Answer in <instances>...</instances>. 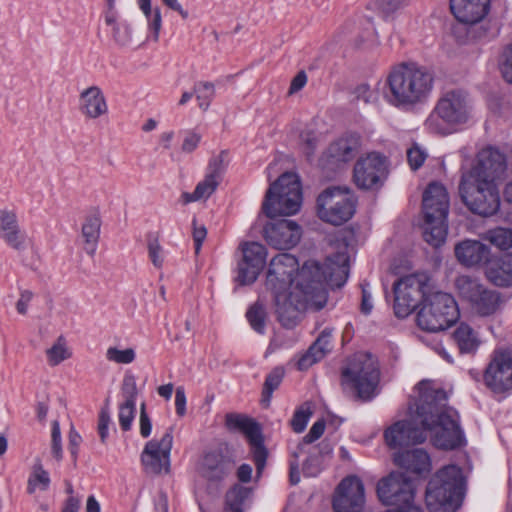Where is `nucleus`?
Listing matches in <instances>:
<instances>
[{"label":"nucleus","mask_w":512,"mask_h":512,"mask_svg":"<svg viewBox=\"0 0 512 512\" xmlns=\"http://www.w3.org/2000/svg\"><path fill=\"white\" fill-rule=\"evenodd\" d=\"M419 400L416 414L387 428L385 441L391 448L423 443L427 432L433 433V444L443 450H454L466 444L458 412L447 406L443 389H435L428 380L418 383Z\"/></svg>","instance_id":"nucleus-1"},{"label":"nucleus","mask_w":512,"mask_h":512,"mask_svg":"<svg viewBox=\"0 0 512 512\" xmlns=\"http://www.w3.org/2000/svg\"><path fill=\"white\" fill-rule=\"evenodd\" d=\"M349 257L337 253L328 257L324 264L307 261L299 269L295 256L288 253L276 255L270 261L266 286L279 301L288 294L293 283L301 293L305 307L315 311L321 310L327 302L326 285L341 287L345 284L349 272Z\"/></svg>","instance_id":"nucleus-2"},{"label":"nucleus","mask_w":512,"mask_h":512,"mask_svg":"<svg viewBox=\"0 0 512 512\" xmlns=\"http://www.w3.org/2000/svg\"><path fill=\"white\" fill-rule=\"evenodd\" d=\"M301 205L302 187L295 173L285 172L269 186L262 203V211L272 220L264 227V236L269 245L286 250L298 244L301 227L293 220L274 218L294 215Z\"/></svg>","instance_id":"nucleus-3"},{"label":"nucleus","mask_w":512,"mask_h":512,"mask_svg":"<svg viewBox=\"0 0 512 512\" xmlns=\"http://www.w3.org/2000/svg\"><path fill=\"white\" fill-rule=\"evenodd\" d=\"M506 170L504 154L492 147L481 150L477 164L463 173L459 193L467 208L474 214L489 217L500 208V195L496 180Z\"/></svg>","instance_id":"nucleus-4"},{"label":"nucleus","mask_w":512,"mask_h":512,"mask_svg":"<svg viewBox=\"0 0 512 512\" xmlns=\"http://www.w3.org/2000/svg\"><path fill=\"white\" fill-rule=\"evenodd\" d=\"M385 97L395 107H408L424 102L434 86V75L417 63H401L389 73Z\"/></svg>","instance_id":"nucleus-5"},{"label":"nucleus","mask_w":512,"mask_h":512,"mask_svg":"<svg viewBox=\"0 0 512 512\" xmlns=\"http://www.w3.org/2000/svg\"><path fill=\"white\" fill-rule=\"evenodd\" d=\"M463 496L462 469L457 465H447L430 479L425 501L429 512H455L460 507Z\"/></svg>","instance_id":"nucleus-6"},{"label":"nucleus","mask_w":512,"mask_h":512,"mask_svg":"<svg viewBox=\"0 0 512 512\" xmlns=\"http://www.w3.org/2000/svg\"><path fill=\"white\" fill-rule=\"evenodd\" d=\"M424 240L433 247L441 246L447 235L449 197L446 188L437 182L430 183L423 193Z\"/></svg>","instance_id":"nucleus-7"},{"label":"nucleus","mask_w":512,"mask_h":512,"mask_svg":"<svg viewBox=\"0 0 512 512\" xmlns=\"http://www.w3.org/2000/svg\"><path fill=\"white\" fill-rule=\"evenodd\" d=\"M379 380L378 364L367 353L355 354L341 372L343 389L352 390L359 399L364 401H369L376 395Z\"/></svg>","instance_id":"nucleus-8"},{"label":"nucleus","mask_w":512,"mask_h":512,"mask_svg":"<svg viewBox=\"0 0 512 512\" xmlns=\"http://www.w3.org/2000/svg\"><path fill=\"white\" fill-rule=\"evenodd\" d=\"M460 313L454 297L445 292L430 293L417 313L418 326L428 332H438L451 327Z\"/></svg>","instance_id":"nucleus-9"},{"label":"nucleus","mask_w":512,"mask_h":512,"mask_svg":"<svg viewBox=\"0 0 512 512\" xmlns=\"http://www.w3.org/2000/svg\"><path fill=\"white\" fill-rule=\"evenodd\" d=\"M469 118L467 95L461 91L447 92L436 104L425 126L435 134L447 135L452 125L466 123Z\"/></svg>","instance_id":"nucleus-10"},{"label":"nucleus","mask_w":512,"mask_h":512,"mask_svg":"<svg viewBox=\"0 0 512 512\" xmlns=\"http://www.w3.org/2000/svg\"><path fill=\"white\" fill-rule=\"evenodd\" d=\"M356 203L348 188L328 187L317 198V214L322 221L339 226L353 217Z\"/></svg>","instance_id":"nucleus-11"},{"label":"nucleus","mask_w":512,"mask_h":512,"mask_svg":"<svg viewBox=\"0 0 512 512\" xmlns=\"http://www.w3.org/2000/svg\"><path fill=\"white\" fill-rule=\"evenodd\" d=\"M426 278L411 274L400 278L393 285L394 312L398 318L410 315L429 295L426 291Z\"/></svg>","instance_id":"nucleus-12"},{"label":"nucleus","mask_w":512,"mask_h":512,"mask_svg":"<svg viewBox=\"0 0 512 512\" xmlns=\"http://www.w3.org/2000/svg\"><path fill=\"white\" fill-rule=\"evenodd\" d=\"M225 425L230 431H240L248 439L251 454L256 466L257 477H260L268 457L264 439L259 424L251 418L238 413H228L225 416Z\"/></svg>","instance_id":"nucleus-13"},{"label":"nucleus","mask_w":512,"mask_h":512,"mask_svg":"<svg viewBox=\"0 0 512 512\" xmlns=\"http://www.w3.org/2000/svg\"><path fill=\"white\" fill-rule=\"evenodd\" d=\"M389 162L386 156L370 152L360 157L353 169V181L362 190L380 188L388 177Z\"/></svg>","instance_id":"nucleus-14"},{"label":"nucleus","mask_w":512,"mask_h":512,"mask_svg":"<svg viewBox=\"0 0 512 512\" xmlns=\"http://www.w3.org/2000/svg\"><path fill=\"white\" fill-rule=\"evenodd\" d=\"M456 287L461 298L468 301L478 314L488 316L496 312L500 303L499 294L487 289L477 279L466 275L459 276Z\"/></svg>","instance_id":"nucleus-15"},{"label":"nucleus","mask_w":512,"mask_h":512,"mask_svg":"<svg viewBox=\"0 0 512 512\" xmlns=\"http://www.w3.org/2000/svg\"><path fill=\"white\" fill-rule=\"evenodd\" d=\"M377 495L383 504L398 507L414 502L415 488L406 474L392 472L378 482Z\"/></svg>","instance_id":"nucleus-16"},{"label":"nucleus","mask_w":512,"mask_h":512,"mask_svg":"<svg viewBox=\"0 0 512 512\" xmlns=\"http://www.w3.org/2000/svg\"><path fill=\"white\" fill-rule=\"evenodd\" d=\"M242 258L237 264L235 282L240 286L253 284L266 264L267 250L258 242H245L240 246Z\"/></svg>","instance_id":"nucleus-17"},{"label":"nucleus","mask_w":512,"mask_h":512,"mask_svg":"<svg viewBox=\"0 0 512 512\" xmlns=\"http://www.w3.org/2000/svg\"><path fill=\"white\" fill-rule=\"evenodd\" d=\"M485 384L495 393L512 389V350L496 349L483 375Z\"/></svg>","instance_id":"nucleus-18"},{"label":"nucleus","mask_w":512,"mask_h":512,"mask_svg":"<svg viewBox=\"0 0 512 512\" xmlns=\"http://www.w3.org/2000/svg\"><path fill=\"white\" fill-rule=\"evenodd\" d=\"M173 444V427H169L160 440L148 441L141 453V462L145 469L154 474L168 472L170 452Z\"/></svg>","instance_id":"nucleus-19"},{"label":"nucleus","mask_w":512,"mask_h":512,"mask_svg":"<svg viewBox=\"0 0 512 512\" xmlns=\"http://www.w3.org/2000/svg\"><path fill=\"white\" fill-rule=\"evenodd\" d=\"M365 502L364 485L357 476L344 478L333 498L335 512H362Z\"/></svg>","instance_id":"nucleus-20"},{"label":"nucleus","mask_w":512,"mask_h":512,"mask_svg":"<svg viewBox=\"0 0 512 512\" xmlns=\"http://www.w3.org/2000/svg\"><path fill=\"white\" fill-rule=\"evenodd\" d=\"M235 460L228 450L216 449L204 454L200 474L211 483L224 481L234 470Z\"/></svg>","instance_id":"nucleus-21"},{"label":"nucleus","mask_w":512,"mask_h":512,"mask_svg":"<svg viewBox=\"0 0 512 512\" xmlns=\"http://www.w3.org/2000/svg\"><path fill=\"white\" fill-rule=\"evenodd\" d=\"M333 329L326 327L323 329L316 340L296 361V368L299 371H306L314 364L324 359L332 351Z\"/></svg>","instance_id":"nucleus-22"},{"label":"nucleus","mask_w":512,"mask_h":512,"mask_svg":"<svg viewBox=\"0 0 512 512\" xmlns=\"http://www.w3.org/2000/svg\"><path fill=\"white\" fill-rule=\"evenodd\" d=\"M394 462L407 473L417 477H426L431 471L430 456L420 448L396 453Z\"/></svg>","instance_id":"nucleus-23"},{"label":"nucleus","mask_w":512,"mask_h":512,"mask_svg":"<svg viewBox=\"0 0 512 512\" xmlns=\"http://www.w3.org/2000/svg\"><path fill=\"white\" fill-rule=\"evenodd\" d=\"M490 0H450L454 17L464 24L480 22L489 11Z\"/></svg>","instance_id":"nucleus-24"},{"label":"nucleus","mask_w":512,"mask_h":512,"mask_svg":"<svg viewBox=\"0 0 512 512\" xmlns=\"http://www.w3.org/2000/svg\"><path fill=\"white\" fill-rule=\"evenodd\" d=\"M361 146L360 136L352 133L332 142L326 151V157L332 163H347L358 154Z\"/></svg>","instance_id":"nucleus-25"},{"label":"nucleus","mask_w":512,"mask_h":512,"mask_svg":"<svg viewBox=\"0 0 512 512\" xmlns=\"http://www.w3.org/2000/svg\"><path fill=\"white\" fill-rule=\"evenodd\" d=\"M79 110L89 119H97L108 112L106 98L98 86H90L79 96Z\"/></svg>","instance_id":"nucleus-26"},{"label":"nucleus","mask_w":512,"mask_h":512,"mask_svg":"<svg viewBox=\"0 0 512 512\" xmlns=\"http://www.w3.org/2000/svg\"><path fill=\"white\" fill-rule=\"evenodd\" d=\"M489 255V248L477 240H465L455 246L457 260L467 267L487 262Z\"/></svg>","instance_id":"nucleus-27"},{"label":"nucleus","mask_w":512,"mask_h":512,"mask_svg":"<svg viewBox=\"0 0 512 512\" xmlns=\"http://www.w3.org/2000/svg\"><path fill=\"white\" fill-rule=\"evenodd\" d=\"M0 237L16 250L23 248L25 236L19 229L15 213L0 210Z\"/></svg>","instance_id":"nucleus-28"},{"label":"nucleus","mask_w":512,"mask_h":512,"mask_svg":"<svg viewBox=\"0 0 512 512\" xmlns=\"http://www.w3.org/2000/svg\"><path fill=\"white\" fill-rule=\"evenodd\" d=\"M487 278L496 286L512 285V254L507 253L493 260L487 269Z\"/></svg>","instance_id":"nucleus-29"},{"label":"nucleus","mask_w":512,"mask_h":512,"mask_svg":"<svg viewBox=\"0 0 512 512\" xmlns=\"http://www.w3.org/2000/svg\"><path fill=\"white\" fill-rule=\"evenodd\" d=\"M101 228V218L97 213L91 214L85 218L82 225L81 235L84 241V250L90 256L96 252Z\"/></svg>","instance_id":"nucleus-30"},{"label":"nucleus","mask_w":512,"mask_h":512,"mask_svg":"<svg viewBox=\"0 0 512 512\" xmlns=\"http://www.w3.org/2000/svg\"><path fill=\"white\" fill-rule=\"evenodd\" d=\"M453 340L461 354H474L480 345L477 333L466 323H461L456 328Z\"/></svg>","instance_id":"nucleus-31"},{"label":"nucleus","mask_w":512,"mask_h":512,"mask_svg":"<svg viewBox=\"0 0 512 512\" xmlns=\"http://www.w3.org/2000/svg\"><path fill=\"white\" fill-rule=\"evenodd\" d=\"M252 493L251 488L241 486L239 484L230 488L225 495L226 512H244L246 501Z\"/></svg>","instance_id":"nucleus-32"},{"label":"nucleus","mask_w":512,"mask_h":512,"mask_svg":"<svg viewBox=\"0 0 512 512\" xmlns=\"http://www.w3.org/2000/svg\"><path fill=\"white\" fill-rule=\"evenodd\" d=\"M275 304H276V313L279 322L282 324L283 327L287 329H291L297 325L298 322V310L295 306L292 305L290 301L287 299V294L285 296H282L281 299L278 301L276 297Z\"/></svg>","instance_id":"nucleus-33"},{"label":"nucleus","mask_w":512,"mask_h":512,"mask_svg":"<svg viewBox=\"0 0 512 512\" xmlns=\"http://www.w3.org/2000/svg\"><path fill=\"white\" fill-rule=\"evenodd\" d=\"M50 485L48 472L43 468L40 460H36L27 482V492L33 494L37 489L46 491Z\"/></svg>","instance_id":"nucleus-34"},{"label":"nucleus","mask_w":512,"mask_h":512,"mask_svg":"<svg viewBox=\"0 0 512 512\" xmlns=\"http://www.w3.org/2000/svg\"><path fill=\"white\" fill-rule=\"evenodd\" d=\"M284 377V370L281 367H275L267 376L262 390V403L268 406L273 392L280 386Z\"/></svg>","instance_id":"nucleus-35"},{"label":"nucleus","mask_w":512,"mask_h":512,"mask_svg":"<svg viewBox=\"0 0 512 512\" xmlns=\"http://www.w3.org/2000/svg\"><path fill=\"white\" fill-rule=\"evenodd\" d=\"M486 239L501 250H508L512 247V229L497 227L486 234Z\"/></svg>","instance_id":"nucleus-36"},{"label":"nucleus","mask_w":512,"mask_h":512,"mask_svg":"<svg viewBox=\"0 0 512 512\" xmlns=\"http://www.w3.org/2000/svg\"><path fill=\"white\" fill-rule=\"evenodd\" d=\"M193 90L196 94L199 108L206 111L215 96L214 84L207 81H199L194 84Z\"/></svg>","instance_id":"nucleus-37"},{"label":"nucleus","mask_w":512,"mask_h":512,"mask_svg":"<svg viewBox=\"0 0 512 512\" xmlns=\"http://www.w3.org/2000/svg\"><path fill=\"white\" fill-rule=\"evenodd\" d=\"M246 317L251 327L258 333L265 331L266 312L262 304L255 303L246 313Z\"/></svg>","instance_id":"nucleus-38"},{"label":"nucleus","mask_w":512,"mask_h":512,"mask_svg":"<svg viewBox=\"0 0 512 512\" xmlns=\"http://www.w3.org/2000/svg\"><path fill=\"white\" fill-rule=\"evenodd\" d=\"M218 185L219 179L215 178L213 174H206L205 178L197 184L194 195L190 199H207L214 193Z\"/></svg>","instance_id":"nucleus-39"},{"label":"nucleus","mask_w":512,"mask_h":512,"mask_svg":"<svg viewBox=\"0 0 512 512\" xmlns=\"http://www.w3.org/2000/svg\"><path fill=\"white\" fill-rule=\"evenodd\" d=\"M46 353L48 362L52 366L60 364L70 356L65 346V340L62 336L57 339V342L49 348Z\"/></svg>","instance_id":"nucleus-40"},{"label":"nucleus","mask_w":512,"mask_h":512,"mask_svg":"<svg viewBox=\"0 0 512 512\" xmlns=\"http://www.w3.org/2000/svg\"><path fill=\"white\" fill-rule=\"evenodd\" d=\"M148 256L154 267L161 268L164 263V250L159 243V240L154 235L148 236Z\"/></svg>","instance_id":"nucleus-41"},{"label":"nucleus","mask_w":512,"mask_h":512,"mask_svg":"<svg viewBox=\"0 0 512 512\" xmlns=\"http://www.w3.org/2000/svg\"><path fill=\"white\" fill-rule=\"evenodd\" d=\"M312 415L309 406L302 405L293 414L290 425L294 432L301 433L305 430L307 423Z\"/></svg>","instance_id":"nucleus-42"},{"label":"nucleus","mask_w":512,"mask_h":512,"mask_svg":"<svg viewBox=\"0 0 512 512\" xmlns=\"http://www.w3.org/2000/svg\"><path fill=\"white\" fill-rule=\"evenodd\" d=\"M136 412V403L131 404V402H123L119 406V424L123 431H128L131 429L132 422L135 417Z\"/></svg>","instance_id":"nucleus-43"},{"label":"nucleus","mask_w":512,"mask_h":512,"mask_svg":"<svg viewBox=\"0 0 512 512\" xmlns=\"http://www.w3.org/2000/svg\"><path fill=\"white\" fill-rule=\"evenodd\" d=\"M136 354L134 349L127 348L125 350H119L116 347H109L106 351V358L109 361L118 364H129L135 360Z\"/></svg>","instance_id":"nucleus-44"},{"label":"nucleus","mask_w":512,"mask_h":512,"mask_svg":"<svg viewBox=\"0 0 512 512\" xmlns=\"http://www.w3.org/2000/svg\"><path fill=\"white\" fill-rule=\"evenodd\" d=\"M324 430L325 421L323 419L316 421L310 428L308 434L305 435L302 441L298 444L297 450H300V452H305V447L319 439L323 435Z\"/></svg>","instance_id":"nucleus-45"},{"label":"nucleus","mask_w":512,"mask_h":512,"mask_svg":"<svg viewBox=\"0 0 512 512\" xmlns=\"http://www.w3.org/2000/svg\"><path fill=\"white\" fill-rule=\"evenodd\" d=\"M121 392L125 402L136 403L138 389L136 384V377L133 374L126 373L124 375Z\"/></svg>","instance_id":"nucleus-46"},{"label":"nucleus","mask_w":512,"mask_h":512,"mask_svg":"<svg viewBox=\"0 0 512 512\" xmlns=\"http://www.w3.org/2000/svg\"><path fill=\"white\" fill-rule=\"evenodd\" d=\"M113 38L122 47L130 45L132 41L131 28L126 23H118L113 27Z\"/></svg>","instance_id":"nucleus-47"},{"label":"nucleus","mask_w":512,"mask_h":512,"mask_svg":"<svg viewBox=\"0 0 512 512\" xmlns=\"http://www.w3.org/2000/svg\"><path fill=\"white\" fill-rule=\"evenodd\" d=\"M427 158V153L418 145H413L407 150V160L412 170H418Z\"/></svg>","instance_id":"nucleus-48"},{"label":"nucleus","mask_w":512,"mask_h":512,"mask_svg":"<svg viewBox=\"0 0 512 512\" xmlns=\"http://www.w3.org/2000/svg\"><path fill=\"white\" fill-rule=\"evenodd\" d=\"M227 157L226 151H221L217 156L210 159L208 164L207 174H213V176L220 180L222 173L225 170L226 164L225 159Z\"/></svg>","instance_id":"nucleus-49"},{"label":"nucleus","mask_w":512,"mask_h":512,"mask_svg":"<svg viewBox=\"0 0 512 512\" xmlns=\"http://www.w3.org/2000/svg\"><path fill=\"white\" fill-rule=\"evenodd\" d=\"M300 141L304 154L310 159L315 152L317 147V137L313 131H303L300 134Z\"/></svg>","instance_id":"nucleus-50"},{"label":"nucleus","mask_w":512,"mask_h":512,"mask_svg":"<svg viewBox=\"0 0 512 512\" xmlns=\"http://www.w3.org/2000/svg\"><path fill=\"white\" fill-rule=\"evenodd\" d=\"M51 453L57 459L62 458L61 431L58 421H53L51 429Z\"/></svg>","instance_id":"nucleus-51"},{"label":"nucleus","mask_w":512,"mask_h":512,"mask_svg":"<svg viewBox=\"0 0 512 512\" xmlns=\"http://www.w3.org/2000/svg\"><path fill=\"white\" fill-rule=\"evenodd\" d=\"M322 469V460L316 453L309 452V456L303 465V471L306 476L315 477Z\"/></svg>","instance_id":"nucleus-52"},{"label":"nucleus","mask_w":512,"mask_h":512,"mask_svg":"<svg viewBox=\"0 0 512 512\" xmlns=\"http://www.w3.org/2000/svg\"><path fill=\"white\" fill-rule=\"evenodd\" d=\"M201 135L194 130H187L184 132V139L181 149L185 153L193 152L201 141Z\"/></svg>","instance_id":"nucleus-53"},{"label":"nucleus","mask_w":512,"mask_h":512,"mask_svg":"<svg viewBox=\"0 0 512 512\" xmlns=\"http://www.w3.org/2000/svg\"><path fill=\"white\" fill-rule=\"evenodd\" d=\"M404 5V0H379L378 8L385 17L392 16Z\"/></svg>","instance_id":"nucleus-54"},{"label":"nucleus","mask_w":512,"mask_h":512,"mask_svg":"<svg viewBox=\"0 0 512 512\" xmlns=\"http://www.w3.org/2000/svg\"><path fill=\"white\" fill-rule=\"evenodd\" d=\"M149 28L153 32V39L155 41L159 38V32L162 26L161 10L159 7L153 9L151 16H146Z\"/></svg>","instance_id":"nucleus-55"},{"label":"nucleus","mask_w":512,"mask_h":512,"mask_svg":"<svg viewBox=\"0 0 512 512\" xmlns=\"http://www.w3.org/2000/svg\"><path fill=\"white\" fill-rule=\"evenodd\" d=\"M303 452L300 450H295L291 453L292 459L289 462V477L292 485H296L300 481V471H299V462L298 458Z\"/></svg>","instance_id":"nucleus-56"},{"label":"nucleus","mask_w":512,"mask_h":512,"mask_svg":"<svg viewBox=\"0 0 512 512\" xmlns=\"http://www.w3.org/2000/svg\"><path fill=\"white\" fill-rule=\"evenodd\" d=\"M504 62L501 66L503 78L512 84V44L504 52Z\"/></svg>","instance_id":"nucleus-57"},{"label":"nucleus","mask_w":512,"mask_h":512,"mask_svg":"<svg viewBox=\"0 0 512 512\" xmlns=\"http://www.w3.org/2000/svg\"><path fill=\"white\" fill-rule=\"evenodd\" d=\"M193 240L195 244V252L199 253L202 243L206 238L207 230L204 225H198L197 220L193 219Z\"/></svg>","instance_id":"nucleus-58"},{"label":"nucleus","mask_w":512,"mask_h":512,"mask_svg":"<svg viewBox=\"0 0 512 512\" xmlns=\"http://www.w3.org/2000/svg\"><path fill=\"white\" fill-rule=\"evenodd\" d=\"M140 434L143 438H147L151 434L152 423L146 412L145 403H142L140 408Z\"/></svg>","instance_id":"nucleus-59"},{"label":"nucleus","mask_w":512,"mask_h":512,"mask_svg":"<svg viewBox=\"0 0 512 512\" xmlns=\"http://www.w3.org/2000/svg\"><path fill=\"white\" fill-rule=\"evenodd\" d=\"M175 408L178 416L182 417L186 413V394L183 386H178L175 391Z\"/></svg>","instance_id":"nucleus-60"},{"label":"nucleus","mask_w":512,"mask_h":512,"mask_svg":"<svg viewBox=\"0 0 512 512\" xmlns=\"http://www.w3.org/2000/svg\"><path fill=\"white\" fill-rule=\"evenodd\" d=\"M110 423V415L107 411L102 410L99 415L98 421V433L101 439V442H105L108 437V426Z\"/></svg>","instance_id":"nucleus-61"},{"label":"nucleus","mask_w":512,"mask_h":512,"mask_svg":"<svg viewBox=\"0 0 512 512\" xmlns=\"http://www.w3.org/2000/svg\"><path fill=\"white\" fill-rule=\"evenodd\" d=\"M33 293L30 290H22L20 297L16 303V310L19 314L25 315L27 313L28 304L33 298Z\"/></svg>","instance_id":"nucleus-62"},{"label":"nucleus","mask_w":512,"mask_h":512,"mask_svg":"<svg viewBox=\"0 0 512 512\" xmlns=\"http://www.w3.org/2000/svg\"><path fill=\"white\" fill-rule=\"evenodd\" d=\"M81 436L76 432L75 429H71L69 432V451L71 453V456L74 460V462L77 459L78 451H79V445L81 443Z\"/></svg>","instance_id":"nucleus-63"},{"label":"nucleus","mask_w":512,"mask_h":512,"mask_svg":"<svg viewBox=\"0 0 512 512\" xmlns=\"http://www.w3.org/2000/svg\"><path fill=\"white\" fill-rule=\"evenodd\" d=\"M307 83V75L304 71H299L291 81L289 94H294L301 90Z\"/></svg>","instance_id":"nucleus-64"}]
</instances>
